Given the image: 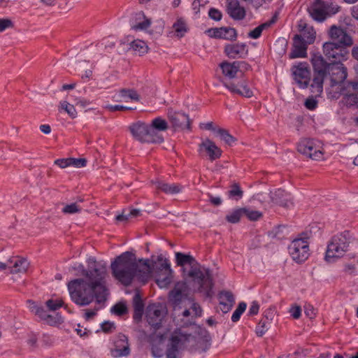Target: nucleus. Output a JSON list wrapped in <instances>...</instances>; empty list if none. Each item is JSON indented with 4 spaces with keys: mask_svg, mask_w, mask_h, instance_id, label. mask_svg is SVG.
Listing matches in <instances>:
<instances>
[{
    "mask_svg": "<svg viewBox=\"0 0 358 358\" xmlns=\"http://www.w3.org/2000/svg\"><path fill=\"white\" fill-rule=\"evenodd\" d=\"M307 44L301 36L294 37L293 48L290 53V58H304L307 56Z\"/></svg>",
    "mask_w": 358,
    "mask_h": 358,
    "instance_id": "obj_21",
    "label": "nucleus"
},
{
    "mask_svg": "<svg viewBox=\"0 0 358 358\" xmlns=\"http://www.w3.org/2000/svg\"><path fill=\"white\" fill-rule=\"evenodd\" d=\"M206 34L210 38L229 41H234L237 37L236 29L229 27L208 29L206 31Z\"/></svg>",
    "mask_w": 358,
    "mask_h": 358,
    "instance_id": "obj_14",
    "label": "nucleus"
},
{
    "mask_svg": "<svg viewBox=\"0 0 358 358\" xmlns=\"http://www.w3.org/2000/svg\"><path fill=\"white\" fill-rule=\"evenodd\" d=\"M243 215V208L234 210L226 216V220L230 223H237L239 222L241 217Z\"/></svg>",
    "mask_w": 358,
    "mask_h": 358,
    "instance_id": "obj_44",
    "label": "nucleus"
},
{
    "mask_svg": "<svg viewBox=\"0 0 358 358\" xmlns=\"http://www.w3.org/2000/svg\"><path fill=\"white\" fill-rule=\"evenodd\" d=\"M340 93L358 94V80L350 81L345 83L344 87L341 88Z\"/></svg>",
    "mask_w": 358,
    "mask_h": 358,
    "instance_id": "obj_42",
    "label": "nucleus"
},
{
    "mask_svg": "<svg viewBox=\"0 0 358 358\" xmlns=\"http://www.w3.org/2000/svg\"><path fill=\"white\" fill-rule=\"evenodd\" d=\"M323 53L328 59L341 63L348 59V50L334 42H325L323 44Z\"/></svg>",
    "mask_w": 358,
    "mask_h": 358,
    "instance_id": "obj_9",
    "label": "nucleus"
},
{
    "mask_svg": "<svg viewBox=\"0 0 358 358\" xmlns=\"http://www.w3.org/2000/svg\"><path fill=\"white\" fill-rule=\"evenodd\" d=\"M130 353L129 345L127 336L120 335L114 342L113 348L110 350L111 355L115 358L125 357Z\"/></svg>",
    "mask_w": 358,
    "mask_h": 358,
    "instance_id": "obj_15",
    "label": "nucleus"
},
{
    "mask_svg": "<svg viewBox=\"0 0 358 358\" xmlns=\"http://www.w3.org/2000/svg\"><path fill=\"white\" fill-rule=\"evenodd\" d=\"M259 306L257 301L252 302L250 309H249V314L250 315H257L259 312Z\"/></svg>",
    "mask_w": 358,
    "mask_h": 358,
    "instance_id": "obj_62",
    "label": "nucleus"
},
{
    "mask_svg": "<svg viewBox=\"0 0 358 358\" xmlns=\"http://www.w3.org/2000/svg\"><path fill=\"white\" fill-rule=\"evenodd\" d=\"M55 164L62 169L71 166V158L59 159L55 161Z\"/></svg>",
    "mask_w": 358,
    "mask_h": 358,
    "instance_id": "obj_56",
    "label": "nucleus"
},
{
    "mask_svg": "<svg viewBox=\"0 0 358 358\" xmlns=\"http://www.w3.org/2000/svg\"><path fill=\"white\" fill-rule=\"evenodd\" d=\"M238 65L237 62H224L220 64V67L222 69V74L226 78L233 79L235 78L239 73Z\"/></svg>",
    "mask_w": 358,
    "mask_h": 358,
    "instance_id": "obj_29",
    "label": "nucleus"
},
{
    "mask_svg": "<svg viewBox=\"0 0 358 358\" xmlns=\"http://www.w3.org/2000/svg\"><path fill=\"white\" fill-rule=\"evenodd\" d=\"M247 305L245 302H241L238 304L237 308L234 310L231 316V320L236 322L239 320L241 315L245 310Z\"/></svg>",
    "mask_w": 358,
    "mask_h": 358,
    "instance_id": "obj_50",
    "label": "nucleus"
},
{
    "mask_svg": "<svg viewBox=\"0 0 358 358\" xmlns=\"http://www.w3.org/2000/svg\"><path fill=\"white\" fill-rule=\"evenodd\" d=\"M176 263L182 267L185 278H189L195 284V288L207 296L211 294L213 282L209 271L201 266L192 256L181 252L176 254Z\"/></svg>",
    "mask_w": 358,
    "mask_h": 358,
    "instance_id": "obj_3",
    "label": "nucleus"
},
{
    "mask_svg": "<svg viewBox=\"0 0 358 358\" xmlns=\"http://www.w3.org/2000/svg\"><path fill=\"white\" fill-rule=\"evenodd\" d=\"M243 213L251 221L258 220L262 217L260 211L250 208H243Z\"/></svg>",
    "mask_w": 358,
    "mask_h": 358,
    "instance_id": "obj_45",
    "label": "nucleus"
},
{
    "mask_svg": "<svg viewBox=\"0 0 358 358\" xmlns=\"http://www.w3.org/2000/svg\"><path fill=\"white\" fill-rule=\"evenodd\" d=\"M155 187L166 194H175L179 193L182 187L178 184H169L162 181H156L154 182Z\"/></svg>",
    "mask_w": 358,
    "mask_h": 358,
    "instance_id": "obj_32",
    "label": "nucleus"
},
{
    "mask_svg": "<svg viewBox=\"0 0 358 358\" xmlns=\"http://www.w3.org/2000/svg\"><path fill=\"white\" fill-rule=\"evenodd\" d=\"M150 125L155 128V130H158V131L161 132L166 131L169 127L167 122L161 117H157L152 120Z\"/></svg>",
    "mask_w": 358,
    "mask_h": 358,
    "instance_id": "obj_43",
    "label": "nucleus"
},
{
    "mask_svg": "<svg viewBox=\"0 0 358 358\" xmlns=\"http://www.w3.org/2000/svg\"><path fill=\"white\" fill-rule=\"evenodd\" d=\"M317 106V101L313 97L308 98L305 101V106L309 110H314Z\"/></svg>",
    "mask_w": 358,
    "mask_h": 358,
    "instance_id": "obj_59",
    "label": "nucleus"
},
{
    "mask_svg": "<svg viewBox=\"0 0 358 358\" xmlns=\"http://www.w3.org/2000/svg\"><path fill=\"white\" fill-rule=\"evenodd\" d=\"M106 108L110 111L114 112L116 110H133V108L127 107L122 105H108L106 106Z\"/></svg>",
    "mask_w": 358,
    "mask_h": 358,
    "instance_id": "obj_57",
    "label": "nucleus"
},
{
    "mask_svg": "<svg viewBox=\"0 0 358 358\" xmlns=\"http://www.w3.org/2000/svg\"><path fill=\"white\" fill-rule=\"evenodd\" d=\"M134 303L135 308V315L134 317L136 318L140 317L143 311V303L141 300L140 296L138 293H136L134 298Z\"/></svg>",
    "mask_w": 358,
    "mask_h": 358,
    "instance_id": "obj_49",
    "label": "nucleus"
},
{
    "mask_svg": "<svg viewBox=\"0 0 358 358\" xmlns=\"http://www.w3.org/2000/svg\"><path fill=\"white\" fill-rule=\"evenodd\" d=\"M208 15L211 19L215 21H220L222 17V13L216 8H210L208 11Z\"/></svg>",
    "mask_w": 358,
    "mask_h": 358,
    "instance_id": "obj_54",
    "label": "nucleus"
},
{
    "mask_svg": "<svg viewBox=\"0 0 358 358\" xmlns=\"http://www.w3.org/2000/svg\"><path fill=\"white\" fill-rule=\"evenodd\" d=\"M121 101L128 102L129 101H138L140 99L138 94L133 90H121L119 92Z\"/></svg>",
    "mask_w": 358,
    "mask_h": 358,
    "instance_id": "obj_36",
    "label": "nucleus"
},
{
    "mask_svg": "<svg viewBox=\"0 0 358 358\" xmlns=\"http://www.w3.org/2000/svg\"><path fill=\"white\" fill-rule=\"evenodd\" d=\"M237 63L238 64L239 72L243 73L250 69V66L245 62H237Z\"/></svg>",
    "mask_w": 358,
    "mask_h": 358,
    "instance_id": "obj_64",
    "label": "nucleus"
},
{
    "mask_svg": "<svg viewBox=\"0 0 358 358\" xmlns=\"http://www.w3.org/2000/svg\"><path fill=\"white\" fill-rule=\"evenodd\" d=\"M42 343L45 346L49 347L52 345L54 339L50 336L44 335L42 338Z\"/></svg>",
    "mask_w": 358,
    "mask_h": 358,
    "instance_id": "obj_63",
    "label": "nucleus"
},
{
    "mask_svg": "<svg viewBox=\"0 0 358 358\" xmlns=\"http://www.w3.org/2000/svg\"><path fill=\"white\" fill-rule=\"evenodd\" d=\"M187 296V287L185 282H178L170 294L171 300L178 303L181 302Z\"/></svg>",
    "mask_w": 358,
    "mask_h": 358,
    "instance_id": "obj_28",
    "label": "nucleus"
},
{
    "mask_svg": "<svg viewBox=\"0 0 358 358\" xmlns=\"http://www.w3.org/2000/svg\"><path fill=\"white\" fill-rule=\"evenodd\" d=\"M111 310L117 315H122L127 312V309L125 303H118L112 308Z\"/></svg>",
    "mask_w": 358,
    "mask_h": 358,
    "instance_id": "obj_52",
    "label": "nucleus"
},
{
    "mask_svg": "<svg viewBox=\"0 0 358 358\" xmlns=\"http://www.w3.org/2000/svg\"><path fill=\"white\" fill-rule=\"evenodd\" d=\"M82 208L78 203H71L65 205L62 211L64 214H75L78 213L81 211Z\"/></svg>",
    "mask_w": 358,
    "mask_h": 358,
    "instance_id": "obj_46",
    "label": "nucleus"
},
{
    "mask_svg": "<svg viewBox=\"0 0 358 358\" xmlns=\"http://www.w3.org/2000/svg\"><path fill=\"white\" fill-rule=\"evenodd\" d=\"M141 215V211L137 209H133L129 211L124 210L122 214L116 217L117 221H127L131 218L136 217Z\"/></svg>",
    "mask_w": 358,
    "mask_h": 358,
    "instance_id": "obj_41",
    "label": "nucleus"
},
{
    "mask_svg": "<svg viewBox=\"0 0 358 358\" xmlns=\"http://www.w3.org/2000/svg\"><path fill=\"white\" fill-rule=\"evenodd\" d=\"M301 38L308 44L313 43L315 38V31L312 27H308L305 22L301 21L299 24Z\"/></svg>",
    "mask_w": 358,
    "mask_h": 358,
    "instance_id": "obj_31",
    "label": "nucleus"
},
{
    "mask_svg": "<svg viewBox=\"0 0 358 358\" xmlns=\"http://www.w3.org/2000/svg\"><path fill=\"white\" fill-rule=\"evenodd\" d=\"M288 250L289 255L295 262H304L310 255L308 238L300 236L294 239L289 244Z\"/></svg>",
    "mask_w": 358,
    "mask_h": 358,
    "instance_id": "obj_6",
    "label": "nucleus"
},
{
    "mask_svg": "<svg viewBox=\"0 0 358 358\" xmlns=\"http://www.w3.org/2000/svg\"><path fill=\"white\" fill-rule=\"evenodd\" d=\"M271 200L274 204H278L285 208H289L292 205V196L288 193L282 189H278L274 192H271Z\"/></svg>",
    "mask_w": 358,
    "mask_h": 358,
    "instance_id": "obj_23",
    "label": "nucleus"
},
{
    "mask_svg": "<svg viewBox=\"0 0 358 358\" xmlns=\"http://www.w3.org/2000/svg\"><path fill=\"white\" fill-rule=\"evenodd\" d=\"M293 79L301 88H306L310 81V72L308 65L305 62H299L292 69Z\"/></svg>",
    "mask_w": 358,
    "mask_h": 358,
    "instance_id": "obj_10",
    "label": "nucleus"
},
{
    "mask_svg": "<svg viewBox=\"0 0 358 358\" xmlns=\"http://www.w3.org/2000/svg\"><path fill=\"white\" fill-rule=\"evenodd\" d=\"M145 314L148 324L157 329L162 322L166 310L160 304H151L147 307Z\"/></svg>",
    "mask_w": 358,
    "mask_h": 358,
    "instance_id": "obj_11",
    "label": "nucleus"
},
{
    "mask_svg": "<svg viewBox=\"0 0 358 358\" xmlns=\"http://www.w3.org/2000/svg\"><path fill=\"white\" fill-rule=\"evenodd\" d=\"M190 310L192 313V317H198L201 314V309L197 303H193Z\"/></svg>",
    "mask_w": 358,
    "mask_h": 358,
    "instance_id": "obj_61",
    "label": "nucleus"
},
{
    "mask_svg": "<svg viewBox=\"0 0 358 358\" xmlns=\"http://www.w3.org/2000/svg\"><path fill=\"white\" fill-rule=\"evenodd\" d=\"M304 311H305L306 315L310 318H313L316 315L315 309L310 304H308V305L305 306Z\"/></svg>",
    "mask_w": 358,
    "mask_h": 358,
    "instance_id": "obj_58",
    "label": "nucleus"
},
{
    "mask_svg": "<svg viewBox=\"0 0 358 358\" xmlns=\"http://www.w3.org/2000/svg\"><path fill=\"white\" fill-rule=\"evenodd\" d=\"M27 303L29 310L41 320L50 324H54L57 322L56 317L49 314L43 307L38 306L32 301H28Z\"/></svg>",
    "mask_w": 358,
    "mask_h": 358,
    "instance_id": "obj_20",
    "label": "nucleus"
},
{
    "mask_svg": "<svg viewBox=\"0 0 358 358\" xmlns=\"http://www.w3.org/2000/svg\"><path fill=\"white\" fill-rule=\"evenodd\" d=\"M327 72L329 76L331 87L341 92V88L344 87V81L348 77L347 68L341 63L332 64Z\"/></svg>",
    "mask_w": 358,
    "mask_h": 358,
    "instance_id": "obj_8",
    "label": "nucleus"
},
{
    "mask_svg": "<svg viewBox=\"0 0 358 358\" xmlns=\"http://www.w3.org/2000/svg\"><path fill=\"white\" fill-rule=\"evenodd\" d=\"M129 129L132 136L137 141L147 143L148 124L143 122H137L131 124L129 127Z\"/></svg>",
    "mask_w": 358,
    "mask_h": 358,
    "instance_id": "obj_19",
    "label": "nucleus"
},
{
    "mask_svg": "<svg viewBox=\"0 0 358 358\" xmlns=\"http://www.w3.org/2000/svg\"><path fill=\"white\" fill-rule=\"evenodd\" d=\"M214 134L229 145H231L235 141L234 138L227 130L220 127L214 129Z\"/></svg>",
    "mask_w": 358,
    "mask_h": 358,
    "instance_id": "obj_39",
    "label": "nucleus"
},
{
    "mask_svg": "<svg viewBox=\"0 0 358 358\" xmlns=\"http://www.w3.org/2000/svg\"><path fill=\"white\" fill-rule=\"evenodd\" d=\"M150 24V20L143 13H138L132 19L131 28L134 30H144Z\"/></svg>",
    "mask_w": 358,
    "mask_h": 358,
    "instance_id": "obj_30",
    "label": "nucleus"
},
{
    "mask_svg": "<svg viewBox=\"0 0 358 358\" xmlns=\"http://www.w3.org/2000/svg\"><path fill=\"white\" fill-rule=\"evenodd\" d=\"M130 48L139 55H144L148 52L147 43L140 39H136L131 42Z\"/></svg>",
    "mask_w": 358,
    "mask_h": 358,
    "instance_id": "obj_35",
    "label": "nucleus"
},
{
    "mask_svg": "<svg viewBox=\"0 0 358 358\" xmlns=\"http://www.w3.org/2000/svg\"><path fill=\"white\" fill-rule=\"evenodd\" d=\"M111 269L114 277L126 285L131 283L134 275L143 282L154 275L160 287H166L172 278L170 264L162 255L152 256L150 259H140L137 264L134 255L125 252L111 263Z\"/></svg>",
    "mask_w": 358,
    "mask_h": 358,
    "instance_id": "obj_1",
    "label": "nucleus"
},
{
    "mask_svg": "<svg viewBox=\"0 0 358 358\" xmlns=\"http://www.w3.org/2000/svg\"><path fill=\"white\" fill-rule=\"evenodd\" d=\"M239 0H226L225 10L227 13L234 20H242L245 16V10L242 7Z\"/></svg>",
    "mask_w": 358,
    "mask_h": 358,
    "instance_id": "obj_18",
    "label": "nucleus"
},
{
    "mask_svg": "<svg viewBox=\"0 0 358 358\" xmlns=\"http://www.w3.org/2000/svg\"><path fill=\"white\" fill-rule=\"evenodd\" d=\"M272 24V22H266L265 23H263L260 24L259 26L257 27L254 29L251 30L248 34V36L250 38L257 39L259 38L261 36L262 31L264 29H268Z\"/></svg>",
    "mask_w": 358,
    "mask_h": 358,
    "instance_id": "obj_40",
    "label": "nucleus"
},
{
    "mask_svg": "<svg viewBox=\"0 0 358 358\" xmlns=\"http://www.w3.org/2000/svg\"><path fill=\"white\" fill-rule=\"evenodd\" d=\"M343 94V102L348 107L358 108V94L341 93Z\"/></svg>",
    "mask_w": 358,
    "mask_h": 358,
    "instance_id": "obj_37",
    "label": "nucleus"
},
{
    "mask_svg": "<svg viewBox=\"0 0 358 358\" xmlns=\"http://www.w3.org/2000/svg\"><path fill=\"white\" fill-rule=\"evenodd\" d=\"M198 151L201 155L208 156L211 161L219 159L222 153L221 149L209 138H205L201 141L199 145Z\"/></svg>",
    "mask_w": 358,
    "mask_h": 358,
    "instance_id": "obj_13",
    "label": "nucleus"
},
{
    "mask_svg": "<svg viewBox=\"0 0 358 358\" xmlns=\"http://www.w3.org/2000/svg\"><path fill=\"white\" fill-rule=\"evenodd\" d=\"M224 52L232 59L244 58L248 55V49L245 43L229 44L224 47Z\"/></svg>",
    "mask_w": 358,
    "mask_h": 358,
    "instance_id": "obj_22",
    "label": "nucleus"
},
{
    "mask_svg": "<svg viewBox=\"0 0 358 358\" xmlns=\"http://www.w3.org/2000/svg\"><path fill=\"white\" fill-rule=\"evenodd\" d=\"M188 27L187 22L182 18H179L172 26L171 33L174 36L182 38L187 32Z\"/></svg>",
    "mask_w": 358,
    "mask_h": 358,
    "instance_id": "obj_33",
    "label": "nucleus"
},
{
    "mask_svg": "<svg viewBox=\"0 0 358 358\" xmlns=\"http://www.w3.org/2000/svg\"><path fill=\"white\" fill-rule=\"evenodd\" d=\"M223 85L231 93L247 98H250L253 96L252 90L248 86V84L245 80H241L237 83L234 82H224Z\"/></svg>",
    "mask_w": 358,
    "mask_h": 358,
    "instance_id": "obj_16",
    "label": "nucleus"
},
{
    "mask_svg": "<svg viewBox=\"0 0 358 358\" xmlns=\"http://www.w3.org/2000/svg\"><path fill=\"white\" fill-rule=\"evenodd\" d=\"M170 120L173 127L177 129H189L190 121L189 117L182 113H169Z\"/></svg>",
    "mask_w": 358,
    "mask_h": 358,
    "instance_id": "obj_25",
    "label": "nucleus"
},
{
    "mask_svg": "<svg viewBox=\"0 0 358 358\" xmlns=\"http://www.w3.org/2000/svg\"><path fill=\"white\" fill-rule=\"evenodd\" d=\"M229 195L231 196H238V198H241L243 195V192L238 185H234L229 191Z\"/></svg>",
    "mask_w": 358,
    "mask_h": 358,
    "instance_id": "obj_60",
    "label": "nucleus"
},
{
    "mask_svg": "<svg viewBox=\"0 0 358 358\" xmlns=\"http://www.w3.org/2000/svg\"><path fill=\"white\" fill-rule=\"evenodd\" d=\"M297 150L313 160H321L324 158L323 145L317 140L301 139L298 143Z\"/></svg>",
    "mask_w": 358,
    "mask_h": 358,
    "instance_id": "obj_7",
    "label": "nucleus"
},
{
    "mask_svg": "<svg viewBox=\"0 0 358 358\" xmlns=\"http://www.w3.org/2000/svg\"><path fill=\"white\" fill-rule=\"evenodd\" d=\"M310 16L317 21H323L329 13L328 7L322 0H313L308 8Z\"/></svg>",
    "mask_w": 358,
    "mask_h": 358,
    "instance_id": "obj_17",
    "label": "nucleus"
},
{
    "mask_svg": "<svg viewBox=\"0 0 358 358\" xmlns=\"http://www.w3.org/2000/svg\"><path fill=\"white\" fill-rule=\"evenodd\" d=\"M14 26V22L12 18L0 17V33L5 31L6 29H13Z\"/></svg>",
    "mask_w": 358,
    "mask_h": 358,
    "instance_id": "obj_48",
    "label": "nucleus"
},
{
    "mask_svg": "<svg viewBox=\"0 0 358 358\" xmlns=\"http://www.w3.org/2000/svg\"><path fill=\"white\" fill-rule=\"evenodd\" d=\"M325 75L315 74L310 85L311 92L315 96H320L323 92V82Z\"/></svg>",
    "mask_w": 358,
    "mask_h": 358,
    "instance_id": "obj_34",
    "label": "nucleus"
},
{
    "mask_svg": "<svg viewBox=\"0 0 358 358\" xmlns=\"http://www.w3.org/2000/svg\"><path fill=\"white\" fill-rule=\"evenodd\" d=\"M194 337L184 329L175 330L171 335L167 345L166 358H179L180 352L194 345Z\"/></svg>",
    "mask_w": 358,
    "mask_h": 358,
    "instance_id": "obj_4",
    "label": "nucleus"
},
{
    "mask_svg": "<svg viewBox=\"0 0 358 358\" xmlns=\"http://www.w3.org/2000/svg\"><path fill=\"white\" fill-rule=\"evenodd\" d=\"M148 133L147 143H162L163 141V137L161 135V131L155 130L152 125L148 124Z\"/></svg>",
    "mask_w": 358,
    "mask_h": 358,
    "instance_id": "obj_38",
    "label": "nucleus"
},
{
    "mask_svg": "<svg viewBox=\"0 0 358 358\" xmlns=\"http://www.w3.org/2000/svg\"><path fill=\"white\" fill-rule=\"evenodd\" d=\"M330 42H334L344 48L350 47L353 44L352 36L344 29L336 25L331 26L328 31Z\"/></svg>",
    "mask_w": 358,
    "mask_h": 358,
    "instance_id": "obj_12",
    "label": "nucleus"
},
{
    "mask_svg": "<svg viewBox=\"0 0 358 358\" xmlns=\"http://www.w3.org/2000/svg\"><path fill=\"white\" fill-rule=\"evenodd\" d=\"M220 309L227 313L231 310L234 304V298L233 294L228 291L221 292L218 296Z\"/></svg>",
    "mask_w": 358,
    "mask_h": 358,
    "instance_id": "obj_27",
    "label": "nucleus"
},
{
    "mask_svg": "<svg viewBox=\"0 0 358 358\" xmlns=\"http://www.w3.org/2000/svg\"><path fill=\"white\" fill-rule=\"evenodd\" d=\"M8 267L11 273H24L29 267V263L27 259L16 257L8 260Z\"/></svg>",
    "mask_w": 358,
    "mask_h": 358,
    "instance_id": "obj_24",
    "label": "nucleus"
},
{
    "mask_svg": "<svg viewBox=\"0 0 358 358\" xmlns=\"http://www.w3.org/2000/svg\"><path fill=\"white\" fill-rule=\"evenodd\" d=\"M87 262V270L82 264L78 265L84 277L71 280L67 285L71 300L80 306H88L94 299L97 303H102L108 295L106 263L97 262L94 257L88 258Z\"/></svg>",
    "mask_w": 358,
    "mask_h": 358,
    "instance_id": "obj_2",
    "label": "nucleus"
},
{
    "mask_svg": "<svg viewBox=\"0 0 358 358\" xmlns=\"http://www.w3.org/2000/svg\"><path fill=\"white\" fill-rule=\"evenodd\" d=\"M46 307L50 311H55L63 305V301L60 299H49L45 302Z\"/></svg>",
    "mask_w": 358,
    "mask_h": 358,
    "instance_id": "obj_51",
    "label": "nucleus"
},
{
    "mask_svg": "<svg viewBox=\"0 0 358 358\" xmlns=\"http://www.w3.org/2000/svg\"><path fill=\"white\" fill-rule=\"evenodd\" d=\"M311 64L313 67L315 74L325 75L329 69V66L332 64H328L323 57L320 54H314L311 57Z\"/></svg>",
    "mask_w": 358,
    "mask_h": 358,
    "instance_id": "obj_26",
    "label": "nucleus"
},
{
    "mask_svg": "<svg viewBox=\"0 0 358 358\" xmlns=\"http://www.w3.org/2000/svg\"><path fill=\"white\" fill-rule=\"evenodd\" d=\"M289 312L291 314V315L293 317V318L298 319L301 316V309L299 306L294 305L290 308Z\"/></svg>",
    "mask_w": 358,
    "mask_h": 358,
    "instance_id": "obj_55",
    "label": "nucleus"
},
{
    "mask_svg": "<svg viewBox=\"0 0 358 358\" xmlns=\"http://www.w3.org/2000/svg\"><path fill=\"white\" fill-rule=\"evenodd\" d=\"M350 240L345 234H341L332 238L327 246L325 259L334 262L342 257L348 250Z\"/></svg>",
    "mask_w": 358,
    "mask_h": 358,
    "instance_id": "obj_5",
    "label": "nucleus"
},
{
    "mask_svg": "<svg viewBox=\"0 0 358 358\" xmlns=\"http://www.w3.org/2000/svg\"><path fill=\"white\" fill-rule=\"evenodd\" d=\"M87 164V160L85 158H71V166L76 168L85 167Z\"/></svg>",
    "mask_w": 358,
    "mask_h": 358,
    "instance_id": "obj_53",
    "label": "nucleus"
},
{
    "mask_svg": "<svg viewBox=\"0 0 358 358\" xmlns=\"http://www.w3.org/2000/svg\"><path fill=\"white\" fill-rule=\"evenodd\" d=\"M60 106L71 118H76L77 117V111L73 105L64 101L60 103Z\"/></svg>",
    "mask_w": 358,
    "mask_h": 358,
    "instance_id": "obj_47",
    "label": "nucleus"
}]
</instances>
